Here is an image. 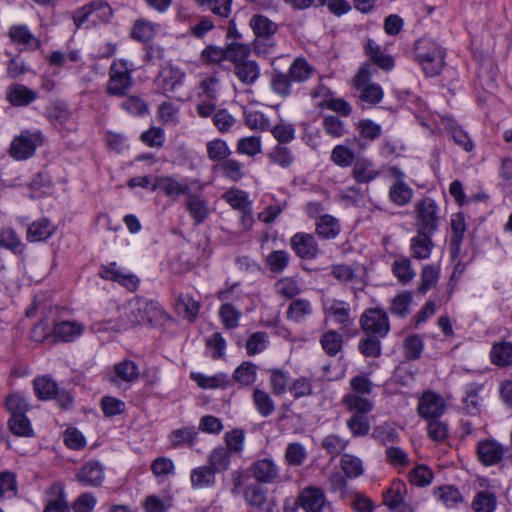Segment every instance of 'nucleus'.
<instances>
[{"label":"nucleus","instance_id":"27","mask_svg":"<svg viewBox=\"0 0 512 512\" xmlns=\"http://www.w3.org/2000/svg\"><path fill=\"white\" fill-rule=\"evenodd\" d=\"M441 268L439 264H427L422 268L420 274V283L418 292L425 295L429 290L434 288L440 278Z\"/></svg>","mask_w":512,"mask_h":512},{"label":"nucleus","instance_id":"28","mask_svg":"<svg viewBox=\"0 0 512 512\" xmlns=\"http://www.w3.org/2000/svg\"><path fill=\"white\" fill-rule=\"evenodd\" d=\"M55 231L53 224L46 218L34 221L27 229V240L39 242L48 239Z\"/></svg>","mask_w":512,"mask_h":512},{"label":"nucleus","instance_id":"40","mask_svg":"<svg viewBox=\"0 0 512 512\" xmlns=\"http://www.w3.org/2000/svg\"><path fill=\"white\" fill-rule=\"evenodd\" d=\"M347 409L353 413L366 415L373 409V403L356 393H349L342 400Z\"/></svg>","mask_w":512,"mask_h":512},{"label":"nucleus","instance_id":"20","mask_svg":"<svg viewBox=\"0 0 512 512\" xmlns=\"http://www.w3.org/2000/svg\"><path fill=\"white\" fill-rule=\"evenodd\" d=\"M433 233L417 230V234L410 241L411 255L414 259L424 260L431 255L434 243L431 240Z\"/></svg>","mask_w":512,"mask_h":512},{"label":"nucleus","instance_id":"24","mask_svg":"<svg viewBox=\"0 0 512 512\" xmlns=\"http://www.w3.org/2000/svg\"><path fill=\"white\" fill-rule=\"evenodd\" d=\"M184 78V73L180 71L178 66H163L159 74V85L164 93L176 90Z\"/></svg>","mask_w":512,"mask_h":512},{"label":"nucleus","instance_id":"23","mask_svg":"<svg viewBox=\"0 0 512 512\" xmlns=\"http://www.w3.org/2000/svg\"><path fill=\"white\" fill-rule=\"evenodd\" d=\"M380 172L372 161L359 158L354 162L352 177L357 183H370L379 176Z\"/></svg>","mask_w":512,"mask_h":512},{"label":"nucleus","instance_id":"32","mask_svg":"<svg viewBox=\"0 0 512 512\" xmlns=\"http://www.w3.org/2000/svg\"><path fill=\"white\" fill-rule=\"evenodd\" d=\"M413 189L404 181H395L389 188V199L397 206H405L411 202Z\"/></svg>","mask_w":512,"mask_h":512},{"label":"nucleus","instance_id":"45","mask_svg":"<svg viewBox=\"0 0 512 512\" xmlns=\"http://www.w3.org/2000/svg\"><path fill=\"white\" fill-rule=\"evenodd\" d=\"M36 395L42 400L52 399L58 392L57 384L49 377H38L33 382Z\"/></svg>","mask_w":512,"mask_h":512},{"label":"nucleus","instance_id":"17","mask_svg":"<svg viewBox=\"0 0 512 512\" xmlns=\"http://www.w3.org/2000/svg\"><path fill=\"white\" fill-rule=\"evenodd\" d=\"M291 246L297 256L303 259H313L318 254V245L313 235L297 233L291 238Z\"/></svg>","mask_w":512,"mask_h":512},{"label":"nucleus","instance_id":"4","mask_svg":"<svg viewBox=\"0 0 512 512\" xmlns=\"http://www.w3.org/2000/svg\"><path fill=\"white\" fill-rule=\"evenodd\" d=\"M415 212L417 230L429 233L437 231L440 220L439 207L432 198L425 197L418 201Z\"/></svg>","mask_w":512,"mask_h":512},{"label":"nucleus","instance_id":"22","mask_svg":"<svg viewBox=\"0 0 512 512\" xmlns=\"http://www.w3.org/2000/svg\"><path fill=\"white\" fill-rule=\"evenodd\" d=\"M243 498L250 507L263 509L267 504V489L259 482L248 483L242 490Z\"/></svg>","mask_w":512,"mask_h":512},{"label":"nucleus","instance_id":"14","mask_svg":"<svg viewBox=\"0 0 512 512\" xmlns=\"http://www.w3.org/2000/svg\"><path fill=\"white\" fill-rule=\"evenodd\" d=\"M8 36L14 44L22 46L26 50L35 51L41 47V40L30 31L27 25L11 26Z\"/></svg>","mask_w":512,"mask_h":512},{"label":"nucleus","instance_id":"16","mask_svg":"<svg viewBox=\"0 0 512 512\" xmlns=\"http://www.w3.org/2000/svg\"><path fill=\"white\" fill-rule=\"evenodd\" d=\"M124 67L121 66V68ZM109 75L107 92L110 95L122 96L132 85L130 72L126 69H117L116 66H111Z\"/></svg>","mask_w":512,"mask_h":512},{"label":"nucleus","instance_id":"9","mask_svg":"<svg viewBox=\"0 0 512 512\" xmlns=\"http://www.w3.org/2000/svg\"><path fill=\"white\" fill-rule=\"evenodd\" d=\"M414 54L419 62L444 64L445 50L432 39H419L414 45Z\"/></svg>","mask_w":512,"mask_h":512},{"label":"nucleus","instance_id":"6","mask_svg":"<svg viewBox=\"0 0 512 512\" xmlns=\"http://www.w3.org/2000/svg\"><path fill=\"white\" fill-rule=\"evenodd\" d=\"M42 142L43 138L40 132L24 131L13 139L9 154L15 160H26L34 155Z\"/></svg>","mask_w":512,"mask_h":512},{"label":"nucleus","instance_id":"1","mask_svg":"<svg viewBox=\"0 0 512 512\" xmlns=\"http://www.w3.org/2000/svg\"><path fill=\"white\" fill-rule=\"evenodd\" d=\"M127 325L134 327L146 322L162 319L166 316L158 302L145 298L131 300L125 306Z\"/></svg>","mask_w":512,"mask_h":512},{"label":"nucleus","instance_id":"50","mask_svg":"<svg viewBox=\"0 0 512 512\" xmlns=\"http://www.w3.org/2000/svg\"><path fill=\"white\" fill-rule=\"evenodd\" d=\"M269 383L273 394L282 395L289 383V374L281 369H269Z\"/></svg>","mask_w":512,"mask_h":512},{"label":"nucleus","instance_id":"64","mask_svg":"<svg viewBox=\"0 0 512 512\" xmlns=\"http://www.w3.org/2000/svg\"><path fill=\"white\" fill-rule=\"evenodd\" d=\"M322 127L325 133L333 138H340L346 133L345 124L338 116H326L323 119Z\"/></svg>","mask_w":512,"mask_h":512},{"label":"nucleus","instance_id":"3","mask_svg":"<svg viewBox=\"0 0 512 512\" xmlns=\"http://www.w3.org/2000/svg\"><path fill=\"white\" fill-rule=\"evenodd\" d=\"M352 85L358 93V98L363 102L376 105L383 98L381 86L371 83V72L367 67L359 69L352 80Z\"/></svg>","mask_w":512,"mask_h":512},{"label":"nucleus","instance_id":"51","mask_svg":"<svg viewBox=\"0 0 512 512\" xmlns=\"http://www.w3.org/2000/svg\"><path fill=\"white\" fill-rule=\"evenodd\" d=\"M268 131L271 132L280 145L290 143L295 139L294 125L285 121H281L275 126L270 125V129Z\"/></svg>","mask_w":512,"mask_h":512},{"label":"nucleus","instance_id":"44","mask_svg":"<svg viewBox=\"0 0 512 512\" xmlns=\"http://www.w3.org/2000/svg\"><path fill=\"white\" fill-rule=\"evenodd\" d=\"M49 491L55 498L48 500L44 512H67L68 504L65 500L64 488L59 484H54Z\"/></svg>","mask_w":512,"mask_h":512},{"label":"nucleus","instance_id":"54","mask_svg":"<svg viewBox=\"0 0 512 512\" xmlns=\"http://www.w3.org/2000/svg\"><path fill=\"white\" fill-rule=\"evenodd\" d=\"M347 427L355 437L366 436L370 431V422L366 415L353 413L347 420Z\"/></svg>","mask_w":512,"mask_h":512},{"label":"nucleus","instance_id":"7","mask_svg":"<svg viewBox=\"0 0 512 512\" xmlns=\"http://www.w3.org/2000/svg\"><path fill=\"white\" fill-rule=\"evenodd\" d=\"M360 325L364 331H369L378 337H385L390 324L387 313L378 308L367 309L360 318Z\"/></svg>","mask_w":512,"mask_h":512},{"label":"nucleus","instance_id":"47","mask_svg":"<svg viewBox=\"0 0 512 512\" xmlns=\"http://www.w3.org/2000/svg\"><path fill=\"white\" fill-rule=\"evenodd\" d=\"M365 53L374 64H393L394 62V59L386 53V50L372 39L367 40Z\"/></svg>","mask_w":512,"mask_h":512},{"label":"nucleus","instance_id":"12","mask_svg":"<svg viewBox=\"0 0 512 512\" xmlns=\"http://www.w3.org/2000/svg\"><path fill=\"white\" fill-rule=\"evenodd\" d=\"M161 190L167 197L176 200L181 195H187L190 192V188L187 184L178 181L172 176H160L155 177L151 190Z\"/></svg>","mask_w":512,"mask_h":512},{"label":"nucleus","instance_id":"41","mask_svg":"<svg viewBox=\"0 0 512 512\" xmlns=\"http://www.w3.org/2000/svg\"><path fill=\"white\" fill-rule=\"evenodd\" d=\"M231 454L229 451L220 446L212 450L208 456V466L216 473L226 471L230 465Z\"/></svg>","mask_w":512,"mask_h":512},{"label":"nucleus","instance_id":"13","mask_svg":"<svg viewBox=\"0 0 512 512\" xmlns=\"http://www.w3.org/2000/svg\"><path fill=\"white\" fill-rule=\"evenodd\" d=\"M504 448L495 440H482L477 445V458L485 466L498 464L504 455Z\"/></svg>","mask_w":512,"mask_h":512},{"label":"nucleus","instance_id":"53","mask_svg":"<svg viewBox=\"0 0 512 512\" xmlns=\"http://www.w3.org/2000/svg\"><path fill=\"white\" fill-rule=\"evenodd\" d=\"M321 346L329 356H335L342 348V335L337 331L331 330L321 337Z\"/></svg>","mask_w":512,"mask_h":512},{"label":"nucleus","instance_id":"8","mask_svg":"<svg viewBox=\"0 0 512 512\" xmlns=\"http://www.w3.org/2000/svg\"><path fill=\"white\" fill-rule=\"evenodd\" d=\"M323 310L326 318H332L337 324H340L343 333L353 325L351 318L350 304L337 299H323Z\"/></svg>","mask_w":512,"mask_h":512},{"label":"nucleus","instance_id":"31","mask_svg":"<svg viewBox=\"0 0 512 512\" xmlns=\"http://www.w3.org/2000/svg\"><path fill=\"white\" fill-rule=\"evenodd\" d=\"M257 379V366L252 362L241 363L233 372L231 383L236 382L241 386H251Z\"/></svg>","mask_w":512,"mask_h":512},{"label":"nucleus","instance_id":"42","mask_svg":"<svg viewBox=\"0 0 512 512\" xmlns=\"http://www.w3.org/2000/svg\"><path fill=\"white\" fill-rule=\"evenodd\" d=\"M177 310L189 321H193L200 310V302L190 294H182L177 301Z\"/></svg>","mask_w":512,"mask_h":512},{"label":"nucleus","instance_id":"30","mask_svg":"<svg viewBox=\"0 0 512 512\" xmlns=\"http://www.w3.org/2000/svg\"><path fill=\"white\" fill-rule=\"evenodd\" d=\"M186 196L185 206L191 218L196 224L202 223L209 215L207 203L199 196L193 195L190 192Z\"/></svg>","mask_w":512,"mask_h":512},{"label":"nucleus","instance_id":"56","mask_svg":"<svg viewBox=\"0 0 512 512\" xmlns=\"http://www.w3.org/2000/svg\"><path fill=\"white\" fill-rule=\"evenodd\" d=\"M237 152L249 157H254L262 152L261 139L258 136L243 137L238 140Z\"/></svg>","mask_w":512,"mask_h":512},{"label":"nucleus","instance_id":"39","mask_svg":"<svg viewBox=\"0 0 512 512\" xmlns=\"http://www.w3.org/2000/svg\"><path fill=\"white\" fill-rule=\"evenodd\" d=\"M224 199L232 208L243 212L245 215L251 214V202L246 192L239 189H230L224 194Z\"/></svg>","mask_w":512,"mask_h":512},{"label":"nucleus","instance_id":"10","mask_svg":"<svg viewBox=\"0 0 512 512\" xmlns=\"http://www.w3.org/2000/svg\"><path fill=\"white\" fill-rule=\"evenodd\" d=\"M446 403L439 394L427 391L418 401L417 411L424 419H438L445 411Z\"/></svg>","mask_w":512,"mask_h":512},{"label":"nucleus","instance_id":"5","mask_svg":"<svg viewBox=\"0 0 512 512\" xmlns=\"http://www.w3.org/2000/svg\"><path fill=\"white\" fill-rule=\"evenodd\" d=\"M312 72L311 66H290L287 73L275 72L271 80L272 89L279 95L287 96L292 82H303Z\"/></svg>","mask_w":512,"mask_h":512},{"label":"nucleus","instance_id":"63","mask_svg":"<svg viewBox=\"0 0 512 512\" xmlns=\"http://www.w3.org/2000/svg\"><path fill=\"white\" fill-rule=\"evenodd\" d=\"M319 107L332 110L341 116H349L352 113L351 105L343 98L325 97Z\"/></svg>","mask_w":512,"mask_h":512},{"label":"nucleus","instance_id":"11","mask_svg":"<svg viewBox=\"0 0 512 512\" xmlns=\"http://www.w3.org/2000/svg\"><path fill=\"white\" fill-rule=\"evenodd\" d=\"M296 504L305 512H321L326 504V496L322 489L309 486L301 491Z\"/></svg>","mask_w":512,"mask_h":512},{"label":"nucleus","instance_id":"61","mask_svg":"<svg viewBox=\"0 0 512 512\" xmlns=\"http://www.w3.org/2000/svg\"><path fill=\"white\" fill-rule=\"evenodd\" d=\"M307 457L306 450L301 443L288 444L285 451V460L290 466H301Z\"/></svg>","mask_w":512,"mask_h":512},{"label":"nucleus","instance_id":"59","mask_svg":"<svg viewBox=\"0 0 512 512\" xmlns=\"http://www.w3.org/2000/svg\"><path fill=\"white\" fill-rule=\"evenodd\" d=\"M340 463L343 472L349 478L358 477L364 471L361 459L354 455L344 454L341 457Z\"/></svg>","mask_w":512,"mask_h":512},{"label":"nucleus","instance_id":"25","mask_svg":"<svg viewBox=\"0 0 512 512\" xmlns=\"http://www.w3.org/2000/svg\"><path fill=\"white\" fill-rule=\"evenodd\" d=\"M216 472L208 465L194 468L190 474L191 485L194 489L212 488L215 485Z\"/></svg>","mask_w":512,"mask_h":512},{"label":"nucleus","instance_id":"57","mask_svg":"<svg viewBox=\"0 0 512 512\" xmlns=\"http://www.w3.org/2000/svg\"><path fill=\"white\" fill-rule=\"evenodd\" d=\"M9 429L16 436L30 437L33 435L30 420L25 414L11 416L9 420Z\"/></svg>","mask_w":512,"mask_h":512},{"label":"nucleus","instance_id":"2","mask_svg":"<svg viewBox=\"0 0 512 512\" xmlns=\"http://www.w3.org/2000/svg\"><path fill=\"white\" fill-rule=\"evenodd\" d=\"M250 25L257 37L253 50L257 55H267L273 47L270 37L278 30V25L263 15H254Z\"/></svg>","mask_w":512,"mask_h":512},{"label":"nucleus","instance_id":"35","mask_svg":"<svg viewBox=\"0 0 512 512\" xmlns=\"http://www.w3.org/2000/svg\"><path fill=\"white\" fill-rule=\"evenodd\" d=\"M340 232L339 221L331 215H323L316 221V233L323 239H333Z\"/></svg>","mask_w":512,"mask_h":512},{"label":"nucleus","instance_id":"29","mask_svg":"<svg viewBox=\"0 0 512 512\" xmlns=\"http://www.w3.org/2000/svg\"><path fill=\"white\" fill-rule=\"evenodd\" d=\"M37 97L36 92L21 84L11 85L7 91V100L13 106H26Z\"/></svg>","mask_w":512,"mask_h":512},{"label":"nucleus","instance_id":"34","mask_svg":"<svg viewBox=\"0 0 512 512\" xmlns=\"http://www.w3.org/2000/svg\"><path fill=\"white\" fill-rule=\"evenodd\" d=\"M253 404L262 417H269L275 411V402L271 395L259 388H255L252 394Z\"/></svg>","mask_w":512,"mask_h":512},{"label":"nucleus","instance_id":"62","mask_svg":"<svg viewBox=\"0 0 512 512\" xmlns=\"http://www.w3.org/2000/svg\"><path fill=\"white\" fill-rule=\"evenodd\" d=\"M246 125L256 131H268L270 129V120L259 111L244 112Z\"/></svg>","mask_w":512,"mask_h":512},{"label":"nucleus","instance_id":"58","mask_svg":"<svg viewBox=\"0 0 512 512\" xmlns=\"http://www.w3.org/2000/svg\"><path fill=\"white\" fill-rule=\"evenodd\" d=\"M355 153L345 145H336L331 152V160L339 167L346 168L354 164Z\"/></svg>","mask_w":512,"mask_h":512},{"label":"nucleus","instance_id":"48","mask_svg":"<svg viewBox=\"0 0 512 512\" xmlns=\"http://www.w3.org/2000/svg\"><path fill=\"white\" fill-rule=\"evenodd\" d=\"M195 380L203 389L227 388L231 385V378L225 373H219L211 377L198 374Z\"/></svg>","mask_w":512,"mask_h":512},{"label":"nucleus","instance_id":"15","mask_svg":"<svg viewBox=\"0 0 512 512\" xmlns=\"http://www.w3.org/2000/svg\"><path fill=\"white\" fill-rule=\"evenodd\" d=\"M76 478L84 486L98 487L104 481V468L98 461L87 462L78 470Z\"/></svg>","mask_w":512,"mask_h":512},{"label":"nucleus","instance_id":"43","mask_svg":"<svg viewBox=\"0 0 512 512\" xmlns=\"http://www.w3.org/2000/svg\"><path fill=\"white\" fill-rule=\"evenodd\" d=\"M250 52V47L247 44L232 42L227 45V61L234 64H255L254 61H246Z\"/></svg>","mask_w":512,"mask_h":512},{"label":"nucleus","instance_id":"19","mask_svg":"<svg viewBox=\"0 0 512 512\" xmlns=\"http://www.w3.org/2000/svg\"><path fill=\"white\" fill-rule=\"evenodd\" d=\"M99 274L101 278L118 282L130 291L136 290L138 286L137 277L133 274H125L122 272L115 262L107 266H102Z\"/></svg>","mask_w":512,"mask_h":512},{"label":"nucleus","instance_id":"21","mask_svg":"<svg viewBox=\"0 0 512 512\" xmlns=\"http://www.w3.org/2000/svg\"><path fill=\"white\" fill-rule=\"evenodd\" d=\"M84 326L76 321H61L55 323L53 336L57 341L72 342L83 334Z\"/></svg>","mask_w":512,"mask_h":512},{"label":"nucleus","instance_id":"49","mask_svg":"<svg viewBox=\"0 0 512 512\" xmlns=\"http://www.w3.org/2000/svg\"><path fill=\"white\" fill-rule=\"evenodd\" d=\"M451 245L453 247V253H458L460 250L461 242L464 238V232L466 230L464 216L460 213L454 214L451 219Z\"/></svg>","mask_w":512,"mask_h":512},{"label":"nucleus","instance_id":"52","mask_svg":"<svg viewBox=\"0 0 512 512\" xmlns=\"http://www.w3.org/2000/svg\"><path fill=\"white\" fill-rule=\"evenodd\" d=\"M472 507L475 512H494L496 508L495 495L490 491H480L474 497Z\"/></svg>","mask_w":512,"mask_h":512},{"label":"nucleus","instance_id":"60","mask_svg":"<svg viewBox=\"0 0 512 512\" xmlns=\"http://www.w3.org/2000/svg\"><path fill=\"white\" fill-rule=\"evenodd\" d=\"M92 2L93 10V23L94 24H107L113 17V11L107 2L95 0Z\"/></svg>","mask_w":512,"mask_h":512},{"label":"nucleus","instance_id":"33","mask_svg":"<svg viewBox=\"0 0 512 512\" xmlns=\"http://www.w3.org/2000/svg\"><path fill=\"white\" fill-rule=\"evenodd\" d=\"M491 362L499 367H507L512 364V343L502 341L495 343L490 352Z\"/></svg>","mask_w":512,"mask_h":512},{"label":"nucleus","instance_id":"46","mask_svg":"<svg viewBox=\"0 0 512 512\" xmlns=\"http://www.w3.org/2000/svg\"><path fill=\"white\" fill-rule=\"evenodd\" d=\"M180 106L171 101H165L158 108L160 121L164 125L176 126L180 122Z\"/></svg>","mask_w":512,"mask_h":512},{"label":"nucleus","instance_id":"18","mask_svg":"<svg viewBox=\"0 0 512 512\" xmlns=\"http://www.w3.org/2000/svg\"><path fill=\"white\" fill-rule=\"evenodd\" d=\"M252 475L259 483H274L279 478V468L271 459H260L251 466Z\"/></svg>","mask_w":512,"mask_h":512},{"label":"nucleus","instance_id":"55","mask_svg":"<svg viewBox=\"0 0 512 512\" xmlns=\"http://www.w3.org/2000/svg\"><path fill=\"white\" fill-rule=\"evenodd\" d=\"M412 302L411 292L404 291L397 294L391 301L390 312L399 317H406Z\"/></svg>","mask_w":512,"mask_h":512},{"label":"nucleus","instance_id":"36","mask_svg":"<svg viewBox=\"0 0 512 512\" xmlns=\"http://www.w3.org/2000/svg\"><path fill=\"white\" fill-rule=\"evenodd\" d=\"M267 157L270 163L276 164L284 169L290 168L295 161V156L291 148L280 144H277L268 153Z\"/></svg>","mask_w":512,"mask_h":512},{"label":"nucleus","instance_id":"38","mask_svg":"<svg viewBox=\"0 0 512 512\" xmlns=\"http://www.w3.org/2000/svg\"><path fill=\"white\" fill-rule=\"evenodd\" d=\"M0 247L10 250L16 255L22 254L25 249L20 237L9 227L2 228L0 231Z\"/></svg>","mask_w":512,"mask_h":512},{"label":"nucleus","instance_id":"37","mask_svg":"<svg viewBox=\"0 0 512 512\" xmlns=\"http://www.w3.org/2000/svg\"><path fill=\"white\" fill-rule=\"evenodd\" d=\"M392 271L395 277L403 284L409 283L416 273L411 260L405 256H398L392 263Z\"/></svg>","mask_w":512,"mask_h":512},{"label":"nucleus","instance_id":"26","mask_svg":"<svg viewBox=\"0 0 512 512\" xmlns=\"http://www.w3.org/2000/svg\"><path fill=\"white\" fill-rule=\"evenodd\" d=\"M313 313L311 302L307 299L298 298L292 300L287 308L286 317L294 323H301Z\"/></svg>","mask_w":512,"mask_h":512}]
</instances>
